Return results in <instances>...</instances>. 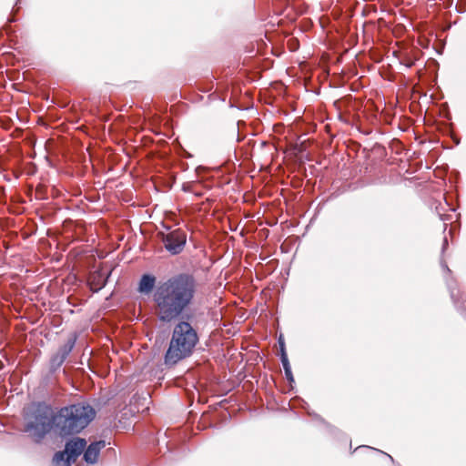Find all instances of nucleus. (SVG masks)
Wrapping results in <instances>:
<instances>
[{"label":"nucleus","instance_id":"obj_1","mask_svg":"<svg viewBox=\"0 0 466 466\" xmlns=\"http://www.w3.org/2000/svg\"><path fill=\"white\" fill-rule=\"evenodd\" d=\"M197 290V279L189 273H178L159 282L153 294L157 319L163 323L179 319L193 304Z\"/></svg>","mask_w":466,"mask_h":466},{"label":"nucleus","instance_id":"obj_2","mask_svg":"<svg viewBox=\"0 0 466 466\" xmlns=\"http://www.w3.org/2000/svg\"><path fill=\"white\" fill-rule=\"evenodd\" d=\"M95 416V409L85 401L62 407L53 413L55 431L63 437L77 434L88 426Z\"/></svg>","mask_w":466,"mask_h":466},{"label":"nucleus","instance_id":"obj_3","mask_svg":"<svg viewBox=\"0 0 466 466\" xmlns=\"http://www.w3.org/2000/svg\"><path fill=\"white\" fill-rule=\"evenodd\" d=\"M199 337L197 329L185 319H178L174 325L164 360L167 365L172 366L190 357Z\"/></svg>","mask_w":466,"mask_h":466},{"label":"nucleus","instance_id":"obj_4","mask_svg":"<svg viewBox=\"0 0 466 466\" xmlns=\"http://www.w3.org/2000/svg\"><path fill=\"white\" fill-rule=\"evenodd\" d=\"M51 430L55 431L52 410L48 405L38 403L25 423V431L39 441Z\"/></svg>","mask_w":466,"mask_h":466},{"label":"nucleus","instance_id":"obj_5","mask_svg":"<svg viewBox=\"0 0 466 466\" xmlns=\"http://www.w3.org/2000/svg\"><path fill=\"white\" fill-rule=\"evenodd\" d=\"M165 230L157 232V238L161 240L165 249L170 255L180 254L187 244V233L182 228H172L170 226L162 225Z\"/></svg>","mask_w":466,"mask_h":466},{"label":"nucleus","instance_id":"obj_6","mask_svg":"<svg viewBox=\"0 0 466 466\" xmlns=\"http://www.w3.org/2000/svg\"><path fill=\"white\" fill-rule=\"evenodd\" d=\"M86 447V440L80 438L71 440L66 443L64 451H58L55 454L54 461L57 463L64 461L66 466H71V464L75 463L76 459L83 453Z\"/></svg>","mask_w":466,"mask_h":466},{"label":"nucleus","instance_id":"obj_7","mask_svg":"<svg viewBox=\"0 0 466 466\" xmlns=\"http://www.w3.org/2000/svg\"><path fill=\"white\" fill-rule=\"evenodd\" d=\"M76 344V339H69L64 345H62L56 353H55L49 361L50 372H56L65 362L66 358L73 350Z\"/></svg>","mask_w":466,"mask_h":466},{"label":"nucleus","instance_id":"obj_8","mask_svg":"<svg viewBox=\"0 0 466 466\" xmlns=\"http://www.w3.org/2000/svg\"><path fill=\"white\" fill-rule=\"evenodd\" d=\"M106 447L105 441H98L92 442L87 448L86 447L84 452V460L88 464L96 462L100 451Z\"/></svg>","mask_w":466,"mask_h":466},{"label":"nucleus","instance_id":"obj_9","mask_svg":"<svg viewBox=\"0 0 466 466\" xmlns=\"http://www.w3.org/2000/svg\"><path fill=\"white\" fill-rule=\"evenodd\" d=\"M156 284V277L150 274H144L138 284V290L141 293L148 294L150 293Z\"/></svg>","mask_w":466,"mask_h":466},{"label":"nucleus","instance_id":"obj_10","mask_svg":"<svg viewBox=\"0 0 466 466\" xmlns=\"http://www.w3.org/2000/svg\"><path fill=\"white\" fill-rule=\"evenodd\" d=\"M362 448L369 451L370 453L378 456L380 459V463L390 464V463L393 462V458L386 452H383L377 449H373L369 446H363Z\"/></svg>","mask_w":466,"mask_h":466},{"label":"nucleus","instance_id":"obj_11","mask_svg":"<svg viewBox=\"0 0 466 466\" xmlns=\"http://www.w3.org/2000/svg\"><path fill=\"white\" fill-rule=\"evenodd\" d=\"M280 359L287 380L290 383L294 382V377L291 371V368L286 351H283V354H281Z\"/></svg>","mask_w":466,"mask_h":466},{"label":"nucleus","instance_id":"obj_12","mask_svg":"<svg viewBox=\"0 0 466 466\" xmlns=\"http://www.w3.org/2000/svg\"><path fill=\"white\" fill-rule=\"evenodd\" d=\"M279 343L281 354H283V351H286V350H285V343H284V340H283L282 337H280L279 339Z\"/></svg>","mask_w":466,"mask_h":466},{"label":"nucleus","instance_id":"obj_13","mask_svg":"<svg viewBox=\"0 0 466 466\" xmlns=\"http://www.w3.org/2000/svg\"><path fill=\"white\" fill-rule=\"evenodd\" d=\"M447 246H448V239H447V238H443V244H442V251H444V250H445V248H447Z\"/></svg>","mask_w":466,"mask_h":466},{"label":"nucleus","instance_id":"obj_14","mask_svg":"<svg viewBox=\"0 0 466 466\" xmlns=\"http://www.w3.org/2000/svg\"><path fill=\"white\" fill-rule=\"evenodd\" d=\"M441 264L443 269H445L447 272H451L450 268H448L445 262L442 261Z\"/></svg>","mask_w":466,"mask_h":466},{"label":"nucleus","instance_id":"obj_15","mask_svg":"<svg viewBox=\"0 0 466 466\" xmlns=\"http://www.w3.org/2000/svg\"><path fill=\"white\" fill-rule=\"evenodd\" d=\"M107 453H108V455L112 454V455L116 456V451L114 449H108Z\"/></svg>","mask_w":466,"mask_h":466},{"label":"nucleus","instance_id":"obj_16","mask_svg":"<svg viewBox=\"0 0 466 466\" xmlns=\"http://www.w3.org/2000/svg\"><path fill=\"white\" fill-rule=\"evenodd\" d=\"M405 65H406L407 67H411L413 66V62L412 61H407L405 63Z\"/></svg>","mask_w":466,"mask_h":466},{"label":"nucleus","instance_id":"obj_17","mask_svg":"<svg viewBox=\"0 0 466 466\" xmlns=\"http://www.w3.org/2000/svg\"><path fill=\"white\" fill-rule=\"evenodd\" d=\"M451 298H454V293L452 290L451 291Z\"/></svg>","mask_w":466,"mask_h":466}]
</instances>
